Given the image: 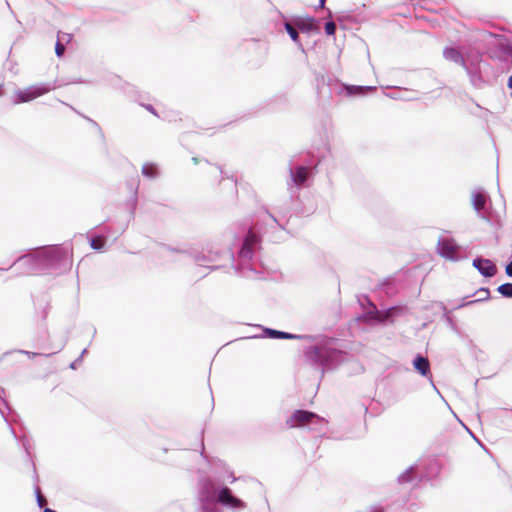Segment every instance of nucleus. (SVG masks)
Segmentation results:
<instances>
[{"label": "nucleus", "mask_w": 512, "mask_h": 512, "mask_svg": "<svg viewBox=\"0 0 512 512\" xmlns=\"http://www.w3.org/2000/svg\"><path fill=\"white\" fill-rule=\"evenodd\" d=\"M315 417L316 414L313 412L305 410H296L287 420V425L291 428L297 426H304L310 423Z\"/></svg>", "instance_id": "obj_2"}, {"label": "nucleus", "mask_w": 512, "mask_h": 512, "mask_svg": "<svg viewBox=\"0 0 512 512\" xmlns=\"http://www.w3.org/2000/svg\"><path fill=\"white\" fill-rule=\"evenodd\" d=\"M438 251L442 257L454 259L458 252V245L453 239H443L438 243Z\"/></svg>", "instance_id": "obj_4"}, {"label": "nucleus", "mask_w": 512, "mask_h": 512, "mask_svg": "<svg viewBox=\"0 0 512 512\" xmlns=\"http://www.w3.org/2000/svg\"><path fill=\"white\" fill-rule=\"evenodd\" d=\"M37 502L40 507H44L47 504V500L42 495L40 489H37Z\"/></svg>", "instance_id": "obj_21"}, {"label": "nucleus", "mask_w": 512, "mask_h": 512, "mask_svg": "<svg viewBox=\"0 0 512 512\" xmlns=\"http://www.w3.org/2000/svg\"><path fill=\"white\" fill-rule=\"evenodd\" d=\"M284 26H285V29H286L287 33L290 35L291 39L295 43H298L299 42V34H298V31H297L298 28L295 25L293 26L289 22H286Z\"/></svg>", "instance_id": "obj_15"}, {"label": "nucleus", "mask_w": 512, "mask_h": 512, "mask_svg": "<svg viewBox=\"0 0 512 512\" xmlns=\"http://www.w3.org/2000/svg\"><path fill=\"white\" fill-rule=\"evenodd\" d=\"M320 353V349L317 347L310 348L308 351H306V355L309 359L316 361V358L318 357Z\"/></svg>", "instance_id": "obj_18"}, {"label": "nucleus", "mask_w": 512, "mask_h": 512, "mask_svg": "<svg viewBox=\"0 0 512 512\" xmlns=\"http://www.w3.org/2000/svg\"><path fill=\"white\" fill-rule=\"evenodd\" d=\"M506 274L512 277V261L506 266Z\"/></svg>", "instance_id": "obj_25"}, {"label": "nucleus", "mask_w": 512, "mask_h": 512, "mask_svg": "<svg viewBox=\"0 0 512 512\" xmlns=\"http://www.w3.org/2000/svg\"><path fill=\"white\" fill-rule=\"evenodd\" d=\"M325 32L327 35H334L336 32V25L334 22L330 21L325 24Z\"/></svg>", "instance_id": "obj_19"}, {"label": "nucleus", "mask_w": 512, "mask_h": 512, "mask_svg": "<svg viewBox=\"0 0 512 512\" xmlns=\"http://www.w3.org/2000/svg\"><path fill=\"white\" fill-rule=\"evenodd\" d=\"M55 52L58 57L63 56V54L65 52V47L60 41H58L55 45Z\"/></svg>", "instance_id": "obj_22"}, {"label": "nucleus", "mask_w": 512, "mask_h": 512, "mask_svg": "<svg viewBox=\"0 0 512 512\" xmlns=\"http://www.w3.org/2000/svg\"><path fill=\"white\" fill-rule=\"evenodd\" d=\"M346 90L349 95H362L368 91L375 90V88L370 86H347Z\"/></svg>", "instance_id": "obj_11"}, {"label": "nucleus", "mask_w": 512, "mask_h": 512, "mask_svg": "<svg viewBox=\"0 0 512 512\" xmlns=\"http://www.w3.org/2000/svg\"><path fill=\"white\" fill-rule=\"evenodd\" d=\"M17 352L20 354L26 355L28 358H34L39 355L36 352H30V351H25V350H18Z\"/></svg>", "instance_id": "obj_23"}, {"label": "nucleus", "mask_w": 512, "mask_h": 512, "mask_svg": "<svg viewBox=\"0 0 512 512\" xmlns=\"http://www.w3.org/2000/svg\"><path fill=\"white\" fill-rule=\"evenodd\" d=\"M497 290L504 297H512V283L502 284Z\"/></svg>", "instance_id": "obj_16"}, {"label": "nucleus", "mask_w": 512, "mask_h": 512, "mask_svg": "<svg viewBox=\"0 0 512 512\" xmlns=\"http://www.w3.org/2000/svg\"><path fill=\"white\" fill-rule=\"evenodd\" d=\"M473 266L479 270V272L487 277H492L496 274V265L488 259H474Z\"/></svg>", "instance_id": "obj_5"}, {"label": "nucleus", "mask_w": 512, "mask_h": 512, "mask_svg": "<svg viewBox=\"0 0 512 512\" xmlns=\"http://www.w3.org/2000/svg\"><path fill=\"white\" fill-rule=\"evenodd\" d=\"M106 239L103 236H96L91 239L90 245L92 249L100 251L104 248Z\"/></svg>", "instance_id": "obj_14"}, {"label": "nucleus", "mask_w": 512, "mask_h": 512, "mask_svg": "<svg viewBox=\"0 0 512 512\" xmlns=\"http://www.w3.org/2000/svg\"><path fill=\"white\" fill-rule=\"evenodd\" d=\"M510 55H511V57H512V50L510 51Z\"/></svg>", "instance_id": "obj_30"}, {"label": "nucleus", "mask_w": 512, "mask_h": 512, "mask_svg": "<svg viewBox=\"0 0 512 512\" xmlns=\"http://www.w3.org/2000/svg\"><path fill=\"white\" fill-rule=\"evenodd\" d=\"M145 107H146V109H147L148 111H151L152 113L156 114V113L154 112V109H153V107H152L151 105H147V106H145Z\"/></svg>", "instance_id": "obj_27"}, {"label": "nucleus", "mask_w": 512, "mask_h": 512, "mask_svg": "<svg viewBox=\"0 0 512 512\" xmlns=\"http://www.w3.org/2000/svg\"><path fill=\"white\" fill-rule=\"evenodd\" d=\"M445 55L447 58H450L454 61H459L460 59V54L457 50L453 49V48H450V49H446L445 50Z\"/></svg>", "instance_id": "obj_17"}, {"label": "nucleus", "mask_w": 512, "mask_h": 512, "mask_svg": "<svg viewBox=\"0 0 512 512\" xmlns=\"http://www.w3.org/2000/svg\"><path fill=\"white\" fill-rule=\"evenodd\" d=\"M259 242L258 236L253 233L252 231H249L245 241L243 243L242 249H241V255L244 257H250V255L253 252L254 246Z\"/></svg>", "instance_id": "obj_6"}, {"label": "nucleus", "mask_w": 512, "mask_h": 512, "mask_svg": "<svg viewBox=\"0 0 512 512\" xmlns=\"http://www.w3.org/2000/svg\"><path fill=\"white\" fill-rule=\"evenodd\" d=\"M142 173L146 177L154 178L158 174V168L154 163H145L142 166Z\"/></svg>", "instance_id": "obj_12"}, {"label": "nucleus", "mask_w": 512, "mask_h": 512, "mask_svg": "<svg viewBox=\"0 0 512 512\" xmlns=\"http://www.w3.org/2000/svg\"><path fill=\"white\" fill-rule=\"evenodd\" d=\"M217 501L220 504L231 508L244 507V503L237 497L233 496L231 490L228 487H224L219 491L217 495Z\"/></svg>", "instance_id": "obj_3"}, {"label": "nucleus", "mask_w": 512, "mask_h": 512, "mask_svg": "<svg viewBox=\"0 0 512 512\" xmlns=\"http://www.w3.org/2000/svg\"><path fill=\"white\" fill-rule=\"evenodd\" d=\"M266 332L272 338H281V339H296V338H300V336H297V335H294V334H290V333H286V332H282V331H277V330H272V329H268Z\"/></svg>", "instance_id": "obj_13"}, {"label": "nucleus", "mask_w": 512, "mask_h": 512, "mask_svg": "<svg viewBox=\"0 0 512 512\" xmlns=\"http://www.w3.org/2000/svg\"><path fill=\"white\" fill-rule=\"evenodd\" d=\"M326 0H319V6L324 8Z\"/></svg>", "instance_id": "obj_28"}, {"label": "nucleus", "mask_w": 512, "mask_h": 512, "mask_svg": "<svg viewBox=\"0 0 512 512\" xmlns=\"http://www.w3.org/2000/svg\"><path fill=\"white\" fill-rule=\"evenodd\" d=\"M192 161L194 164H198L200 162V160L197 157H193Z\"/></svg>", "instance_id": "obj_29"}, {"label": "nucleus", "mask_w": 512, "mask_h": 512, "mask_svg": "<svg viewBox=\"0 0 512 512\" xmlns=\"http://www.w3.org/2000/svg\"><path fill=\"white\" fill-rule=\"evenodd\" d=\"M479 292H481V299H487L490 295L489 290L485 288L480 289Z\"/></svg>", "instance_id": "obj_24"}, {"label": "nucleus", "mask_w": 512, "mask_h": 512, "mask_svg": "<svg viewBox=\"0 0 512 512\" xmlns=\"http://www.w3.org/2000/svg\"><path fill=\"white\" fill-rule=\"evenodd\" d=\"M414 368L422 375H427L430 371V364L427 358L417 356L413 362Z\"/></svg>", "instance_id": "obj_8"}, {"label": "nucleus", "mask_w": 512, "mask_h": 512, "mask_svg": "<svg viewBox=\"0 0 512 512\" xmlns=\"http://www.w3.org/2000/svg\"><path fill=\"white\" fill-rule=\"evenodd\" d=\"M294 25L301 32H311L317 30V25L313 17H300L294 20Z\"/></svg>", "instance_id": "obj_7"}, {"label": "nucleus", "mask_w": 512, "mask_h": 512, "mask_svg": "<svg viewBox=\"0 0 512 512\" xmlns=\"http://www.w3.org/2000/svg\"><path fill=\"white\" fill-rule=\"evenodd\" d=\"M507 86H508L509 88H512V75H511V76L509 77V79H508Z\"/></svg>", "instance_id": "obj_26"}, {"label": "nucleus", "mask_w": 512, "mask_h": 512, "mask_svg": "<svg viewBox=\"0 0 512 512\" xmlns=\"http://www.w3.org/2000/svg\"><path fill=\"white\" fill-rule=\"evenodd\" d=\"M50 91V87L41 85V86H31L24 90H20L16 93L15 103H25L30 102Z\"/></svg>", "instance_id": "obj_1"}, {"label": "nucleus", "mask_w": 512, "mask_h": 512, "mask_svg": "<svg viewBox=\"0 0 512 512\" xmlns=\"http://www.w3.org/2000/svg\"><path fill=\"white\" fill-rule=\"evenodd\" d=\"M309 176V168L300 166L297 168L296 172L292 174L293 181L296 185H302Z\"/></svg>", "instance_id": "obj_9"}, {"label": "nucleus", "mask_w": 512, "mask_h": 512, "mask_svg": "<svg viewBox=\"0 0 512 512\" xmlns=\"http://www.w3.org/2000/svg\"><path fill=\"white\" fill-rule=\"evenodd\" d=\"M472 204L476 210H481L485 207L486 204V196L481 192H473L472 197Z\"/></svg>", "instance_id": "obj_10"}, {"label": "nucleus", "mask_w": 512, "mask_h": 512, "mask_svg": "<svg viewBox=\"0 0 512 512\" xmlns=\"http://www.w3.org/2000/svg\"><path fill=\"white\" fill-rule=\"evenodd\" d=\"M206 164H207L209 170L213 174H215V177H218L221 174V169L217 165L211 164V163H209L207 161H206Z\"/></svg>", "instance_id": "obj_20"}]
</instances>
